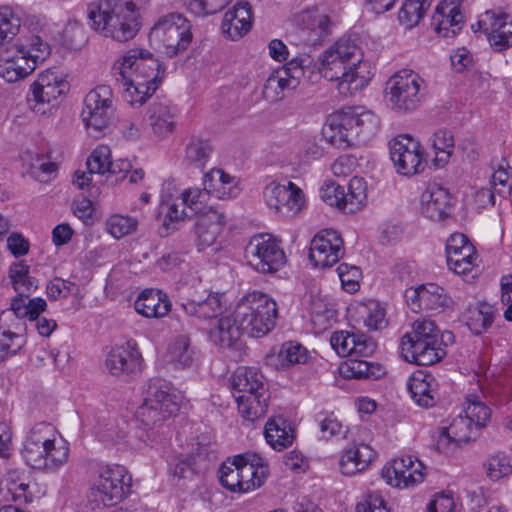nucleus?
<instances>
[{
    "label": "nucleus",
    "instance_id": "f257e3e1",
    "mask_svg": "<svg viewBox=\"0 0 512 512\" xmlns=\"http://www.w3.org/2000/svg\"><path fill=\"white\" fill-rule=\"evenodd\" d=\"M361 48L350 38H341L327 48L320 58V74L336 82L337 91L352 96L366 87L373 74L371 65L363 61Z\"/></svg>",
    "mask_w": 512,
    "mask_h": 512
},
{
    "label": "nucleus",
    "instance_id": "f03ea898",
    "mask_svg": "<svg viewBox=\"0 0 512 512\" xmlns=\"http://www.w3.org/2000/svg\"><path fill=\"white\" fill-rule=\"evenodd\" d=\"M89 26L119 43L132 40L140 30V13L132 0H97L87 5Z\"/></svg>",
    "mask_w": 512,
    "mask_h": 512
},
{
    "label": "nucleus",
    "instance_id": "7ed1b4c3",
    "mask_svg": "<svg viewBox=\"0 0 512 512\" xmlns=\"http://www.w3.org/2000/svg\"><path fill=\"white\" fill-rule=\"evenodd\" d=\"M125 89V99L131 105H142L158 88L164 70L151 53L142 49L129 50L114 66Z\"/></svg>",
    "mask_w": 512,
    "mask_h": 512
},
{
    "label": "nucleus",
    "instance_id": "20e7f679",
    "mask_svg": "<svg viewBox=\"0 0 512 512\" xmlns=\"http://www.w3.org/2000/svg\"><path fill=\"white\" fill-rule=\"evenodd\" d=\"M328 127L331 143L348 148L369 142L380 128V119L363 106H347L328 117Z\"/></svg>",
    "mask_w": 512,
    "mask_h": 512
},
{
    "label": "nucleus",
    "instance_id": "39448f33",
    "mask_svg": "<svg viewBox=\"0 0 512 512\" xmlns=\"http://www.w3.org/2000/svg\"><path fill=\"white\" fill-rule=\"evenodd\" d=\"M69 444L58 437L55 428L41 422L33 426L24 442L22 454L26 463L34 469L57 471L67 463Z\"/></svg>",
    "mask_w": 512,
    "mask_h": 512
},
{
    "label": "nucleus",
    "instance_id": "423d86ee",
    "mask_svg": "<svg viewBox=\"0 0 512 512\" xmlns=\"http://www.w3.org/2000/svg\"><path fill=\"white\" fill-rule=\"evenodd\" d=\"M181 403V396L172 388L170 383L163 379H151L143 404L137 410V417L148 431L147 438L151 442L156 441L153 436L154 428H158L162 423L174 416Z\"/></svg>",
    "mask_w": 512,
    "mask_h": 512
},
{
    "label": "nucleus",
    "instance_id": "0eeeda50",
    "mask_svg": "<svg viewBox=\"0 0 512 512\" xmlns=\"http://www.w3.org/2000/svg\"><path fill=\"white\" fill-rule=\"evenodd\" d=\"M231 384L243 418L253 422L266 414L268 391L262 373L255 368H238Z\"/></svg>",
    "mask_w": 512,
    "mask_h": 512
},
{
    "label": "nucleus",
    "instance_id": "6e6552de",
    "mask_svg": "<svg viewBox=\"0 0 512 512\" xmlns=\"http://www.w3.org/2000/svg\"><path fill=\"white\" fill-rule=\"evenodd\" d=\"M236 321L250 337L268 334L276 324L278 306L268 294L253 291L243 296L235 307Z\"/></svg>",
    "mask_w": 512,
    "mask_h": 512
},
{
    "label": "nucleus",
    "instance_id": "1a4fd4ad",
    "mask_svg": "<svg viewBox=\"0 0 512 512\" xmlns=\"http://www.w3.org/2000/svg\"><path fill=\"white\" fill-rule=\"evenodd\" d=\"M50 54V47L39 36H33L29 43L15 45L0 59V77L14 83L30 75Z\"/></svg>",
    "mask_w": 512,
    "mask_h": 512
},
{
    "label": "nucleus",
    "instance_id": "9d476101",
    "mask_svg": "<svg viewBox=\"0 0 512 512\" xmlns=\"http://www.w3.org/2000/svg\"><path fill=\"white\" fill-rule=\"evenodd\" d=\"M427 95L426 81L411 69H402L387 82V96L391 108L399 113L417 110Z\"/></svg>",
    "mask_w": 512,
    "mask_h": 512
},
{
    "label": "nucleus",
    "instance_id": "9b49d317",
    "mask_svg": "<svg viewBox=\"0 0 512 512\" xmlns=\"http://www.w3.org/2000/svg\"><path fill=\"white\" fill-rule=\"evenodd\" d=\"M131 484L132 477L126 467L118 464L102 466L90 488V499L97 506H115L130 493Z\"/></svg>",
    "mask_w": 512,
    "mask_h": 512
},
{
    "label": "nucleus",
    "instance_id": "f8f14e48",
    "mask_svg": "<svg viewBox=\"0 0 512 512\" xmlns=\"http://www.w3.org/2000/svg\"><path fill=\"white\" fill-rule=\"evenodd\" d=\"M149 39L163 53L173 57L185 50L192 40L190 22L181 14H169L152 27Z\"/></svg>",
    "mask_w": 512,
    "mask_h": 512
},
{
    "label": "nucleus",
    "instance_id": "ddd939ff",
    "mask_svg": "<svg viewBox=\"0 0 512 512\" xmlns=\"http://www.w3.org/2000/svg\"><path fill=\"white\" fill-rule=\"evenodd\" d=\"M114 112L113 92L107 85H99L84 99L82 120L89 135L98 138L109 127Z\"/></svg>",
    "mask_w": 512,
    "mask_h": 512
},
{
    "label": "nucleus",
    "instance_id": "4468645a",
    "mask_svg": "<svg viewBox=\"0 0 512 512\" xmlns=\"http://www.w3.org/2000/svg\"><path fill=\"white\" fill-rule=\"evenodd\" d=\"M248 264L260 273H275L286 264L279 241L270 234L253 236L245 248Z\"/></svg>",
    "mask_w": 512,
    "mask_h": 512
},
{
    "label": "nucleus",
    "instance_id": "2eb2a0df",
    "mask_svg": "<svg viewBox=\"0 0 512 512\" xmlns=\"http://www.w3.org/2000/svg\"><path fill=\"white\" fill-rule=\"evenodd\" d=\"M65 88V81L56 72L46 70L40 73L26 96L29 109L38 115L50 114Z\"/></svg>",
    "mask_w": 512,
    "mask_h": 512
},
{
    "label": "nucleus",
    "instance_id": "dca6fc26",
    "mask_svg": "<svg viewBox=\"0 0 512 512\" xmlns=\"http://www.w3.org/2000/svg\"><path fill=\"white\" fill-rule=\"evenodd\" d=\"M367 187L363 178L353 177L349 181L348 193L343 186L329 182L320 190L321 199L330 206H335L347 213H355L360 210L367 199Z\"/></svg>",
    "mask_w": 512,
    "mask_h": 512
},
{
    "label": "nucleus",
    "instance_id": "f3484780",
    "mask_svg": "<svg viewBox=\"0 0 512 512\" xmlns=\"http://www.w3.org/2000/svg\"><path fill=\"white\" fill-rule=\"evenodd\" d=\"M389 148L390 158L399 174L411 176L424 169L422 147L410 136H397L390 141Z\"/></svg>",
    "mask_w": 512,
    "mask_h": 512
},
{
    "label": "nucleus",
    "instance_id": "a211bd4d",
    "mask_svg": "<svg viewBox=\"0 0 512 512\" xmlns=\"http://www.w3.org/2000/svg\"><path fill=\"white\" fill-rule=\"evenodd\" d=\"M263 197L267 206L282 216H294L305 205L303 191L293 182L287 185L272 182L265 187Z\"/></svg>",
    "mask_w": 512,
    "mask_h": 512
},
{
    "label": "nucleus",
    "instance_id": "6ab92c4d",
    "mask_svg": "<svg viewBox=\"0 0 512 512\" xmlns=\"http://www.w3.org/2000/svg\"><path fill=\"white\" fill-rule=\"evenodd\" d=\"M405 298L407 305L415 313L422 311L439 313L453 305V300L446 290L434 283L407 289Z\"/></svg>",
    "mask_w": 512,
    "mask_h": 512
},
{
    "label": "nucleus",
    "instance_id": "aec40b11",
    "mask_svg": "<svg viewBox=\"0 0 512 512\" xmlns=\"http://www.w3.org/2000/svg\"><path fill=\"white\" fill-rule=\"evenodd\" d=\"M330 34L329 16L319 9H312L300 14L298 27L292 37L296 45L317 46Z\"/></svg>",
    "mask_w": 512,
    "mask_h": 512
},
{
    "label": "nucleus",
    "instance_id": "412c9836",
    "mask_svg": "<svg viewBox=\"0 0 512 512\" xmlns=\"http://www.w3.org/2000/svg\"><path fill=\"white\" fill-rule=\"evenodd\" d=\"M343 255V239L336 230L324 229L318 232L311 241L309 257L316 267H331Z\"/></svg>",
    "mask_w": 512,
    "mask_h": 512
},
{
    "label": "nucleus",
    "instance_id": "4be33fe9",
    "mask_svg": "<svg viewBox=\"0 0 512 512\" xmlns=\"http://www.w3.org/2000/svg\"><path fill=\"white\" fill-rule=\"evenodd\" d=\"M477 29L483 31L490 45L497 51L505 50L512 46V17L505 13H497L492 10L481 15L477 22Z\"/></svg>",
    "mask_w": 512,
    "mask_h": 512
},
{
    "label": "nucleus",
    "instance_id": "5701e85b",
    "mask_svg": "<svg viewBox=\"0 0 512 512\" xmlns=\"http://www.w3.org/2000/svg\"><path fill=\"white\" fill-rule=\"evenodd\" d=\"M425 467L411 455L394 459L382 470V476L394 487L408 488L424 480Z\"/></svg>",
    "mask_w": 512,
    "mask_h": 512
},
{
    "label": "nucleus",
    "instance_id": "b1692460",
    "mask_svg": "<svg viewBox=\"0 0 512 512\" xmlns=\"http://www.w3.org/2000/svg\"><path fill=\"white\" fill-rule=\"evenodd\" d=\"M447 264L459 275H468L477 267V252L466 235L452 234L446 242Z\"/></svg>",
    "mask_w": 512,
    "mask_h": 512
},
{
    "label": "nucleus",
    "instance_id": "393cba45",
    "mask_svg": "<svg viewBox=\"0 0 512 512\" xmlns=\"http://www.w3.org/2000/svg\"><path fill=\"white\" fill-rule=\"evenodd\" d=\"M141 354L130 341L115 346L107 354L105 367L113 376L135 374L141 368Z\"/></svg>",
    "mask_w": 512,
    "mask_h": 512
},
{
    "label": "nucleus",
    "instance_id": "a878e982",
    "mask_svg": "<svg viewBox=\"0 0 512 512\" xmlns=\"http://www.w3.org/2000/svg\"><path fill=\"white\" fill-rule=\"evenodd\" d=\"M330 344L341 357H367L374 353L376 344L363 334L336 331L331 335Z\"/></svg>",
    "mask_w": 512,
    "mask_h": 512
},
{
    "label": "nucleus",
    "instance_id": "bb28decb",
    "mask_svg": "<svg viewBox=\"0 0 512 512\" xmlns=\"http://www.w3.org/2000/svg\"><path fill=\"white\" fill-rule=\"evenodd\" d=\"M235 463H240V493H248L264 484L268 469L262 457L255 453H245L235 456Z\"/></svg>",
    "mask_w": 512,
    "mask_h": 512
},
{
    "label": "nucleus",
    "instance_id": "cd10ccee",
    "mask_svg": "<svg viewBox=\"0 0 512 512\" xmlns=\"http://www.w3.org/2000/svg\"><path fill=\"white\" fill-rule=\"evenodd\" d=\"M253 16L247 2H237L223 17L221 31L232 41L241 39L252 28Z\"/></svg>",
    "mask_w": 512,
    "mask_h": 512
},
{
    "label": "nucleus",
    "instance_id": "c85d7f7f",
    "mask_svg": "<svg viewBox=\"0 0 512 512\" xmlns=\"http://www.w3.org/2000/svg\"><path fill=\"white\" fill-rule=\"evenodd\" d=\"M436 31L442 37H454L464 25L461 0H443L433 16Z\"/></svg>",
    "mask_w": 512,
    "mask_h": 512
},
{
    "label": "nucleus",
    "instance_id": "c756f323",
    "mask_svg": "<svg viewBox=\"0 0 512 512\" xmlns=\"http://www.w3.org/2000/svg\"><path fill=\"white\" fill-rule=\"evenodd\" d=\"M480 428L465 415L455 417L449 426L442 428L439 435L438 446L448 448L450 445L459 446L475 440L479 436Z\"/></svg>",
    "mask_w": 512,
    "mask_h": 512
},
{
    "label": "nucleus",
    "instance_id": "7c9ffc66",
    "mask_svg": "<svg viewBox=\"0 0 512 512\" xmlns=\"http://www.w3.org/2000/svg\"><path fill=\"white\" fill-rule=\"evenodd\" d=\"M180 305L187 315L195 316L200 319L218 317L223 313L226 307L223 296L219 293L212 292L206 297L202 295L181 297Z\"/></svg>",
    "mask_w": 512,
    "mask_h": 512
},
{
    "label": "nucleus",
    "instance_id": "2f4dec72",
    "mask_svg": "<svg viewBox=\"0 0 512 512\" xmlns=\"http://www.w3.org/2000/svg\"><path fill=\"white\" fill-rule=\"evenodd\" d=\"M451 199L447 189L437 184H430L421 195V212L433 221H441L449 214Z\"/></svg>",
    "mask_w": 512,
    "mask_h": 512
},
{
    "label": "nucleus",
    "instance_id": "473e14b6",
    "mask_svg": "<svg viewBox=\"0 0 512 512\" xmlns=\"http://www.w3.org/2000/svg\"><path fill=\"white\" fill-rule=\"evenodd\" d=\"M375 452L367 444H353L341 453L339 459L340 472L345 476H353L367 469L374 460Z\"/></svg>",
    "mask_w": 512,
    "mask_h": 512
},
{
    "label": "nucleus",
    "instance_id": "72a5a7b5",
    "mask_svg": "<svg viewBox=\"0 0 512 512\" xmlns=\"http://www.w3.org/2000/svg\"><path fill=\"white\" fill-rule=\"evenodd\" d=\"M224 225V214L215 209L210 208L207 213L201 215L195 224L198 249L204 250L215 244Z\"/></svg>",
    "mask_w": 512,
    "mask_h": 512
},
{
    "label": "nucleus",
    "instance_id": "f704fd0d",
    "mask_svg": "<svg viewBox=\"0 0 512 512\" xmlns=\"http://www.w3.org/2000/svg\"><path fill=\"white\" fill-rule=\"evenodd\" d=\"M203 186L208 196L212 195L218 199L233 198L240 192L237 180L218 168L204 174Z\"/></svg>",
    "mask_w": 512,
    "mask_h": 512
},
{
    "label": "nucleus",
    "instance_id": "c9c22d12",
    "mask_svg": "<svg viewBox=\"0 0 512 512\" xmlns=\"http://www.w3.org/2000/svg\"><path fill=\"white\" fill-rule=\"evenodd\" d=\"M134 308L147 318H160L169 313L171 302L162 291L146 289L135 300Z\"/></svg>",
    "mask_w": 512,
    "mask_h": 512
},
{
    "label": "nucleus",
    "instance_id": "e433bc0d",
    "mask_svg": "<svg viewBox=\"0 0 512 512\" xmlns=\"http://www.w3.org/2000/svg\"><path fill=\"white\" fill-rule=\"evenodd\" d=\"M408 390L412 399L421 407H432L436 403L435 378L422 371L415 372L408 380Z\"/></svg>",
    "mask_w": 512,
    "mask_h": 512
},
{
    "label": "nucleus",
    "instance_id": "4c0bfd02",
    "mask_svg": "<svg viewBox=\"0 0 512 512\" xmlns=\"http://www.w3.org/2000/svg\"><path fill=\"white\" fill-rule=\"evenodd\" d=\"M147 122L155 138L168 137L175 128V115L169 105L153 103L148 109Z\"/></svg>",
    "mask_w": 512,
    "mask_h": 512
},
{
    "label": "nucleus",
    "instance_id": "58836bf2",
    "mask_svg": "<svg viewBox=\"0 0 512 512\" xmlns=\"http://www.w3.org/2000/svg\"><path fill=\"white\" fill-rule=\"evenodd\" d=\"M350 315L356 323L369 330H378L386 326L385 310L375 300L357 303L350 309Z\"/></svg>",
    "mask_w": 512,
    "mask_h": 512
},
{
    "label": "nucleus",
    "instance_id": "ea45409f",
    "mask_svg": "<svg viewBox=\"0 0 512 512\" xmlns=\"http://www.w3.org/2000/svg\"><path fill=\"white\" fill-rule=\"evenodd\" d=\"M242 334L245 333L240 327V322L236 321L235 312L233 313V317H221L217 321V325L209 331L211 341L223 348L234 346Z\"/></svg>",
    "mask_w": 512,
    "mask_h": 512
},
{
    "label": "nucleus",
    "instance_id": "a19ab883",
    "mask_svg": "<svg viewBox=\"0 0 512 512\" xmlns=\"http://www.w3.org/2000/svg\"><path fill=\"white\" fill-rule=\"evenodd\" d=\"M406 360L415 362L420 366L433 365L442 360L446 355V349L442 346L440 339L433 343H422L411 344L409 343V349L403 351Z\"/></svg>",
    "mask_w": 512,
    "mask_h": 512
},
{
    "label": "nucleus",
    "instance_id": "79ce46f5",
    "mask_svg": "<svg viewBox=\"0 0 512 512\" xmlns=\"http://www.w3.org/2000/svg\"><path fill=\"white\" fill-rule=\"evenodd\" d=\"M265 438L273 449L280 451L292 444L294 435L284 419L274 418L265 425Z\"/></svg>",
    "mask_w": 512,
    "mask_h": 512
},
{
    "label": "nucleus",
    "instance_id": "37998d69",
    "mask_svg": "<svg viewBox=\"0 0 512 512\" xmlns=\"http://www.w3.org/2000/svg\"><path fill=\"white\" fill-rule=\"evenodd\" d=\"M439 339V330L431 320L415 321L412 331L406 333L401 340L402 352L409 349V343L418 344L419 342L433 343Z\"/></svg>",
    "mask_w": 512,
    "mask_h": 512
},
{
    "label": "nucleus",
    "instance_id": "c03bdc74",
    "mask_svg": "<svg viewBox=\"0 0 512 512\" xmlns=\"http://www.w3.org/2000/svg\"><path fill=\"white\" fill-rule=\"evenodd\" d=\"M466 324L476 335L486 331L494 321L493 307L487 303L469 306L465 312Z\"/></svg>",
    "mask_w": 512,
    "mask_h": 512
},
{
    "label": "nucleus",
    "instance_id": "a18cd8bd",
    "mask_svg": "<svg viewBox=\"0 0 512 512\" xmlns=\"http://www.w3.org/2000/svg\"><path fill=\"white\" fill-rule=\"evenodd\" d=\"M213 151L209 140L193 136L185 148L184 160L189 165L204 168Z\"/></svg>",
    "mask_w": 512,
    "mask_h": 512
},
{
    "label": "nucleus",
    "instance_id": "49530a36",
    "mask_svg": "<svg viewBox=\"0 0 512 512\" xmlns=\"http://www.w3.org/2000/svg\"><path fill=\"white\" fill-rule=\"evenodd\" d=\"M111 151L109 147L98 146L88 157L86 165L90 174L105 176L108 180L112 173L115 172V165L110 160Z\"/></svg>",
    "mask_w": 512,
    "mask_h": 512
},
{
    "label": "nucleus",
    "instance_id": "de8ad7c7",
    "mask_svg": "<svg viewBox=\"0 0 512 512\" xmlns=\"http://www.w3.org/2000/svg\"><path fill=\"white\" fill-rule=\"evenodd\" d=\"M503 162H506L503 160ZM508 164H500L499 167L494 171L491 176V187L492 191L489 189H482L479 193V196H487L489 198L490 204H495V194L499 196H505L510 193L512 188L510 182V174L508 172Z\"/></svg>",
    "mask_w": 512,
    "mask_h": 512
},
{
    "label": "nucleus",
    "instance_id": "09e8293b",
    "mask_svg": "<svg viewBox=\"0 0 512 512\" xmlns=\"http://www.w3.org/2000/svg\"><path fill=\"white\" fill-rule=\"evenodd\" d=\"M170 362L176 366L190 367L194 360V350L187 335H180L172 342L167 353Z\"/></svg>",
    "mask_w": 512,
    "mask_h": 512
},
{
    "label": "nucleus",
    "instance_id": "8fccbe9b",
    "mask_svg": "<svg viewBox=\"0 0 512 512\" xmlns=\"http://www.w3.org/2000/svg\"><path fill=\"white\" fill-rule=\"evenodd\" d=\"M431 5V0H406L399 12V22L410 29L416 26L423 18Z\"/></svg>",
    "mask_w": 512,
    "mask_h": 512
},
{
    "label": "nucleus",
    "instance_id": "3c124183",
    "mask_svg": "<svg viewBox=\"0 0 512 512\" xmlns=\"http://www.w3.org/2000/svg\"><path fill=\"white\" fill-rule=\"evenodd\" d=\"M138 225L137 218L123 214H113L106 220L108 233L116 239L135 233Z\"/></svg>",
    "mask_w": 512,
    "mask_h": 512
},
{
    "label": "nucleus",
    "instance_id": "603ef678",
    "mask_svg": "<svg viewBox=\"0 0 512 512\" xmlns=\"http://www.w3.org/2000/svg\"><path fill=\"white\" fill-rule=\"evenodd\" d=\"M308 357L307 349L301 344L292 341L283 343L277 355L282 367L305 364Z\"/></svg>",
    "mask_w": 512,
    "mask_h": 512
},
{
    "label": "nucleus",
    "instance_id": "864d4df0",
    "mask_svg": "<svg viewBox=\"0 0 512 512\" xmlns=\"http://www.w3.org/2000/svg\"><path fill=\"white\" fill-rule=\"evenodd\" d=\"M464 413L480 429L487 425L491 417V409L477 395H468L466 397Z\"/></svg>",
    "mask_w": 512,
    "mask_h": 512
},
{
    "label": "nucleus",
    "instance_id": "5fc2aeb1",
    "mask_svg": "<svg viewBox=\"0 0 512 512\" xmlns=\"http://www.w3.org/2000/svg\"><path fill=\"white\" fill-rule=\"evenodd\" d=\"M288 86V80L282 73L271 74L265 81L262 95L269 102H278L284 98L285 90H293Z\"/></svg>",
    "mask_w": 512,
    "mask_h": 512
},
{
    "label": "nucleus",
    "instance_id": "6e6d98bb",
    "mask_svg": "<svg viewBox=\"0 0 512 512\" xmlns=\"http://www.w3.org/2000/svg\"><path fill=\"white\" fill-rule=\"evenodd\" d=\"M219 480L227 490L240 493V463H235V457L232 461H226L222 464L219 469Z\"/></svg>",
    "mask_w": 512,
    "mask_h": 512
},
{
    "label": "nucleus",
    "instance_id": "4d7b16f0",
    "mask_svg": "<svg viewBox=\"0 0 512 512\" xmlns=\"http://www.w3.org/2000/svg\"><path fill=\"white\" fill-rule=\"evenodd\" d=\"M310 64L309 57H296L290 60L285 67L278 71L282 76L288 80L290 88H296L299 84L300 78L304 74V68Z\"/></svg>",
    "mask_w": 512,
    "mask_h": 512
},
{
    "label": "nucleus",
    "instance_id": "13d9d810",
    "mask_svg": "<svg viewBox=\"0 0 512 512\" xmlns=\"http://www.w3.org/2000/svg\"><path fill=\"white\" fill-rule=\"evenodd\" d=\"M342 287L349 293L356 292L360 287L362 273L359 267L342 263L337 268Z\"/></svg>",
    "mask_w": 512,
    "mask_h": 512
},
{
    "label": "nucleus",
    "instance_id": "bf43d9fd",
    "mask_svg": "<svg viewBox=\"0 0 512 512\" xmlns=\"http://www.w3.org/2000/svg\"><path fill=\"white\" fill-rule=\"evenodd\" d=\"M231 0H185L187 8L198 16H206L221 11Z\"/></svg>",
    "mask_w": 512,
    "mask_h": 512
},
{
    "label": "nucleus",
    "instance_id": "052dcab7",
    "mask_svg": "<svg viewBox=\"0 0 512 512\" xmlns=\"http://www.w3.org/2000/svg\"><path fill=\"white\" fill-rule=\"evenodd\" d=\"M207 197L208 195L204 188L193 187L185 189L180 195V200L186 208L197 213L202 210L203 203L206 201Z\"/></svg>",
    "mask_w": 512,
    "mask_h": 512
},
{
    "label": "nucleus",
    "instance_id": "680f3d73",
    "mask_svg": "<svg viewBox=\"0 0 512 512\" xmlns=\"http://www.w3.org/2000/svg\"><path fill=\"white\" fill-rule=\"evenodd\" d=\"M20 20L8 10L0 11V45L12 39L19 31Z\"/></svg>",
    "mask_w": 512,
    "mask_h": 512
},
{
    "label": "nucleus",
    "instance_id": "e2e57ef3",
    "mask_svg": "<svg viewBox=\"0 0 512 512\" xmlns=\"http://www.w3.org/2000/svg\"><path fill=\"white\" fill-rule=\"evenodd\" d=\"M432 146L437 154H445V159L441 158V160L449 158L454 149V137L452 132L448 129H438L432 137Z\"/></svg>",
    "mask_w": 512,
    "mask_h": 512
},
{
    "label": "nucleus",
    "instance_id": "0e129e2a",
    "mask_svg": "<svg viewBox=\"0 0 512 512\" xmlns=\"http://www.w3.org/2000/svg\"><path fill=\"white\" fill-rule=\"evenodd\" d=\"M75 288V283L56 277L47 284L46 293L50 300L55 301L68 297Z\"/></svg>",
    "mask_w": 512,
    "mask_h": 512
},
{
    "label": "nucleus",
    "instance_id": "69168bd1",
    "mask_svg": "<svg viewBox=\"0 0 512 512\" xmlns=\"http://www.w3.org/2000/svg\"><path fill=\"white\" fill-rule=\"evenodd\" d=\"M487 475L492 480H499L511 472V465L504 455H494L486 463Z\"/></svg>",
    "mask_w": 512,
    "mask_h": 512
},
{
    "label": "nucleus",
    "instance_id": "338daca9",
    "mask_svg": "<svg viewBox=\"0 0 512 512\" xmlns=\"http://www.w3.org/2000/svg\"><path fill=\"white\" fill-rule=\"evenodd\" d=\"M22 347L21 337L11 331L0 333V359L15 355Z\"/></svg>",
    "mask_w": 512,
    "mask_h": 512
},
{
    "label": "nucleus",
    "instance_id": "774afa93",
    "mask_svg": "<svg viewBox=\"0 0 512 512\" xmlns=\"http://www.w3.org/2000/svg\"><path fill=\"white\" fill-rule=\"evenodd\" d=\"M357 512H389L386 503L379 492L369 493L365 499L356 506Z\"/></svg>",
    "mask_w": 512,
    "mask_h": 512
}]
</instances>
